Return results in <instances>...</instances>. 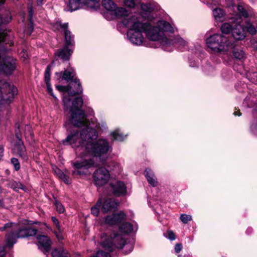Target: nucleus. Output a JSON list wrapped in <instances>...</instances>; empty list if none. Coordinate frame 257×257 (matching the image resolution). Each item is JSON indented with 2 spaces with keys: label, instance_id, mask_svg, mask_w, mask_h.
<instances>
[{
  "label": "nucleus",
  "instance_id": "1",
  "mask_svg": "<svg viewBox=\"0 0 257 257\" xmlns=\"http://www.w3.org/2000/svg\"><path fill=\"white\" fill-rule=\"evenodd\" d=\"M64 101L66 107L69 109L70 112L71 113L70 122L74 126H84V128L80 132L77 131H72L65 139L62 141V143L65 145H70L73 148H76V153L82 157L84 153L82 148L85 147L87 140L96 139L98 134L96 130L94 129V126L91 125L86 119L84 112L81 109L83 103L82 98L76 99L75 102L77 104V106L75 105L74 102L73 106H71L69 103H71V101L67 97H65ZM95 127L97 129L100 128L99 123L96 124Z\"/></svg>",
  "mask_w": 257,
  "mask_h": 257
},
{
  "label": "nucleus",
  "instance_id": "2",
  "mask_svg": "<svg viewBox=\"0 0 257 257\" xmlns=\"http://www.w3.org/2000/svg\"><path fill=\"white\" fill-rule=\"evenodd\" d=\"M122 24L130 28L127 33V36L130 42L134 45H141L144 38L142 32H145L148 38L153 41H160L162 45H169L171 42L165 36L164 32L173 33V28L166 21H160L157 26L152 27L147 23H142L138 17H130L123 19Z\"/></svg>",
  "mask_w": 257,
  "mask_h": 257
},
{
  "label": "nucleus",
  "instance_id": "3",
  "mask_svg": "<svg viewBox=\"0 0 257 257\" xmlns=\"http://www.w3.org/2000/svg\"><path fill=\"white\" fill-rule=\"evenodd\" d=\"M101 246L105 249L111 251L115 248H122L123 246L128 250H124L125 253L130 252L133 249V245L131 243H125V241L121 234L112 233L107 235L105 233H101L100 239L98 240Z\"/></svg>",
  "mask_w": 257,
  "mask_h": 257
},
{
  "label": "nucleus",
  "instance_id": "4",
  "mask_svg": "<svg viewBox=\"0 0 257 257\" xmlns=\"http://www.w3.org/2000/svg\"><path fill=\"white\" fill-rule=\"evenodd\" d=\"M7 228H12V231L6 235V244L9 247H12L16 242L17 239L35 235L37 230L35 229L18 226L15 223H7L0 230L4 231Z\"/></svg>",
  "mask_w": 257,
  "mask_h": 257
},
{
  "label": "nucleus",
  "instance_id": "5",
  "mask_svg": "<svg viewBox=\"0 0 257 257\" xmlns=\"http://www.w3.org/2000/svg\"><path fill=\"white\" fill-rule=\"evenodd\" d=\"M95 139L87 140L85 147L82 148L84 153L82 157L93 156L100 157L107 154L111 150L108 142L103 139H99L93 141Z\"/></svg>",
  "mask_w": 257,
  "mask_h": 257
},
{
  "label": "nucleus",
  "instance_id": "6",
  "mask_svg": "<svg viewBox=\"0 0 257 257\" xmlns=\"http://www.w3.org/2000/svg\"><path fill=\"white\" fill-rule=\"evenodd\" d=\"M206 42L207 47L215 52H227L234 46L231 41L221 34L211 35L206 39Z\"/></svg>",
  "mask_w": 257,
  "mask_h": 257
},
{
  "label": "nucleus",
  "instance_id": "7",
  "mask_svg": "<svg viewBox=\"0 0 257 257\" xmlns=\"http://www.w3.org/2000/svg\"><path fill=\"white\" fill-rule=\"evenodd\" d=\"M67 23L62 24L61 22H56L53 26L54 31L62 30L64 31L66 46L56 53L57 57L63 60H69L72 52L67 46L73 45L74 44L73 37L71 35L70 32L67 30Z\"/></svg>",
  "mask_w": 257,
  "mask_h": 257
},
{
  "label": "nucleus",
  "instance_id": "8",
  "mask_svg": "<svg viewBox=\"0 0 257 257\" xmlns=\"http://www.w3.org/2000/svg\"><path fill=\"white\" fill-rule=\"evenodd\" d=\"M72 85L75 88V90L72 91L71 90L72 86H71L70 85H68L66 86H62V85H57L56 86V88L60 91L63 92H68V95H64L63 100H64L65 97H67L71 101V103H69L71 106H73V102L74 103L75 105L77 106V104L75 102L76 99H77L78 98H82V97H76L73 100H72L70 98V96L82 93L83 92V89H82V87L81 86V83H80L79 79H75L73 81H72ZM63 102H64V101H63ZM64 104H65V103H64ZM64 106H65V109L70 111L69 109L67 108L66 107L65 105H64Z\"/></svg>",
  "mask_w": 257,
  "mask_h": 257
},
{
  "label": "nucleus",
  "instance_id": "9",
  "mask_svg": "<svg viewBox=\"0 0 257 257\" xmlns=\"http://www.w3.org/2000/svg\"><path fill=\"white\" fill-rule=\"evenodd\" d=\"M94 158L81 159L73 163L75 170L73 171L74 175H84L87 173V169L94 166Z\"/></svg>",
  "mask_w": 257,
  "mask_h": 257
},
{
  "label": "nucleus",
  "instance_id": "10",
  "mask_svg": "<svg viewBox=\"0 0 257 257\" xmlns=\"http://www.w3.org/2000/svg\"><path fill=\"white\" fill-rule=\"evenodd\" d=\"M94 182L97 186H103L110 178L109 171L104 167L98 168L93 174Z\"/></svg>",
  "mask_w": 257,
  "mask_h": 257
},
{
  "label": "nucleus",
  "instance_id": "11",
  "mask_svg": "<svg viewBox=\"0 0 257 257\" xmlns=\"http://www.w3.org/2000/svg\"><path fill=\"white\" fill-rule=\"evenodd\" d=\"M141 14H135L131 17H138L141 22L143 23V20H151L153 17L151 15V12L154 10V7L152 5L149 3H142L141 5Z\"/></svg>",
  "mask_w": 257,
  "mask_h": 257
},
{
  "label": "nucleus",
  "instance_id": "12",
  "mask_svg": "<svg viewBox=\"0 0 257 257\" xmlns=\"http://www.w3.org/2000/svg\"><path fill=\"white\" fill-rule=\"evenodd\" d=\"M98 201H101V210L104 213L115 211L119 205L113 198H101Z\"/></svg>",
  "mask_w": 257,
  "mask_h": 257
},
{
  "label": "nucleus",
  "instance_id": "13",
  "mask_svg": "<svg viewBox=\"0 0 257 257\" xmlns=\"http://www.w3.org/2000/svg\"><path fill=\"white\" fill-rule=\"evenodd\" d=\"M16 59L8 57L3 60V64H0V69L7 75L11 74L16 69Z\"/></svg>",
  "mask_w": 257,
  "mask_h": 257
},
{
  "label": "nucleus",
  "instance_id": "14",
  "mask_svg": "<svg viewBox=\"0 0 257 257\" xmlns=\"http://www.w3.org/2000/svg\"><path fill=\"white\" fill-rule=\"evenodd\" d=\"M240 19H236L235 26L232 29V36L236 40H242L245 37L244 28L240 24Z\"/></svg>",
  "mask_w": 257,
  "mask_h": 257
},
{
  "label": "nucleus",
  "instance_id": "15",
  "mask_svg": "<svg viewBox=\"0 0 257 257\" xmlns=\"http://www.w3.org/2000/svg\"><path fill=\"white\" fill-rule=\"evenodd\" d=\"M110 186L113 194L116 196L124 195L126 193V187L121 181H115L111 183Z\"/></svg>",
  "mask_w": 257,
  "mask_h": 257
},
{
  "label": "nucleus",
  "instance_id": "16",
  "mask_svg": "<svg viewBox=\"0 0 257 257\" xmlns=\"http://www.w3.org/2000/svg\"><path fill=\"white\" fill-rule=\"evenodd\" d=\"M125 218V214L122 212H120L117 214H113L106 216L104 218V221L105 224L114 225L120 223Z\"/></svg>",
  "mask_w": 257,
  "mask_h": 257
},
{
  "label": "nucleus",
  "instance_id": "17",
  "mask_svg": "<svg viewBox=\"0 0 257 257\" xmlns=\"http://www.w3.org/2000/svg\"><path fill=\"white\" fill-rule=\"evenodd\" d=\"M13 152L16 155L19 156L24 160H27L28 159L27 153L25 147L21 140H19L14 145Z\"/></svg>",
  "mask_w": 257,
  "mask_h": 257
},
{
  "label": "nucleus",
  "instance_id": "18",
  "mask_svg": "<svg viewBox=\"0 0 257 257\" xmlns=\"http://www.w3.org/2000/svg\"><path fill=\"white\" fill-rule=\"evenodd\" d=\"M75 73L73 68L69 67L66 69L63 72H57L55 76L58 80L60 78L69 81L72 80L75 77Z\"/></svg>",
  "mask_w": 257,
  "mask_h": 257
},
{
  "label": "nucleus",
  "instance_id": "19",
  "mask_svg": "<svg viewBox=\"0 0 257 257\" xmlns=\"http://www.w3.org/2000/svg\"><path fill=\"white\" fill-rule=\"evenodd\" d=\"M37 239L39 247L46 252L50 250L51 246V241L47 236L44 235H38Z\"/></svg>",
  "mask_w": 257,
  "mask_h": 257
},
{
  "label": "nucleus",
  "instance_id": "20",
  "mask_svg": "<svg viewBox=\"0 0 257 257\" xmlns=\"http://www.w3.org/2000/svg\"><path fill=\"white\" fill-rule=\"evenodd\" d=\"M148 182L153 187H156L158 182L153 171L150 168H147L144 173Z\"/></svg>",
  "mask_w": 257,
  "mask_h": 257
},
{
  "label": "nucleus",
  "instance_id": "21",
  "mask_svg": "<svg viewBox=\"0 0 257 257\" xmlns=\"http://www.w3.org/2000/svg\"><path fill=\"white\" fill-rule=\"evenodd\" d=\"M54 62L51 65L47 66L45 74V80L47 86V90L48 92L52 95H53V90L50 83V70Z\"/></svg>",
  "mask_w": 257,
  "mask_h": 257
},
{
  "label": "nucleus",
  "instance_id": "22",
  "mask_svg": "<svg viewBox=\"0 0 257 257\" xmlns=\"http://www.w3.org/2000/svg\"><path fill=\"white\" fill-rule=\"evenodd\" d=\"M85 5L84 0H69L68 6V10L72 12L78 10L81 5Z\"/></svg>",
  "mask_w": 257,
  "mask_h": 257
},
{
  "label": "nucleus",
  "instance_id": "23",
  "mask_svg": "<svg viewBox=\"0 0 257 257\" xmlns=\"http://www.w3.org/2000/svg\"><path fill=\"white\" fill-rule=\"evenodd\" d=\"M213 15L216 22H222L225 20V13L220 8H215L212 11Z\"/></svg>",
  "mask_w": 257,
  "mask_h": 257
},
{
  "label": "nucleus",
  "instance_id": "24",
  "mask_svg": "<svg viewBox=\"0 0 257 257\" xmlns=\"http://www.w3.org/2000/svg\"><path fill=\"white\" fill-rule=\"evenodd\" d=\"M52 255L53 257H70L69 252L62 247L54 249Z\"/></svg>",
  "mask_w": 257,
  "mask_h": 257
},
{
  "label": "nucleus",
  "instance_id": "25",
  "mask_svg": "<svg viewBox=\"0 0 257 257\" xmlns=\"http://www.w3.org/2000/svg\"><path fill=\"white\" fill-rule=\"evenodd\" d=\"M232 24L229 23H225L223 24L221 27V30L222 33L228 34L231 31H232L233 28L235 26L236 21L232 20Z\"/></svg>",
  "mask_w": 257,
  "mask_h": 257
},
{
  "label": "nucleus",
  "instance_id": "26",
  "mask_svg": "<svg viewBox=\"0 0 257 257\" xmlns=\"http://www.w3.org/2000/svg\"><path fill=\"white\" fill-rule=\"evenodd\" d=\"M112 13L117 18H122L128 16V12L123 8H117L114 11H112Z\"/></svg>",
  "mask_w": 257,
  "mask_h": 257
},
{
  "label": "nucleus",
  "instance_id": "27",
  "mask_svg": "<svg viewBox=\"0 0 257 257\" xmlns=\"http://www.w3.org/2000/svg\"><path fill=\"white\" fill-rule=\"evenodd\" d=\"M102 6L108 11L112 12L116 8V4L112 0H102Z\"/></svg>",
  "mask_w": 257,
  "mask_h": 257
},
{
  "label": "nucleus",
  "instance_id": "28",
  "mask_svg": "<svg viewBox=\"0 0 257 257\" xmlns=\"http://www.w3.org/2000/svg\"><path fill=\"white\" fill-rule=\"evenodd\" d=\"M119 230L124 233H128L134 230V227L130 223L126 222L119 226Z\"/></svg>",
  "mask_w": 257,
  "mask_h": 257
},
{
  "label": "nucleus",
  "instance_id": "29",
  "mask_svg": "<svg viewBox=\"0 0 257 257\" xmlns=\"http://www.w3.org/2000/svg\"><path fill=\"white\" fill-rule=\"evenodd\" d=\"M233 55L234 58L238 60H242L245 58L244 52L241 48H234Z\"/></svg>",
  "mask_w": 257,
  "mask_h": 257
},
{
  "label": "nucleus",
  "instance_id": "30",
  "mask_svg": "<svg viewBox=\"0 0 257 257\" xmlns=\"http://www.w3.org/2000/svg\"><path fill=\"white\" fill-rule=\"evenodd\" d=\"M9 186L14 189V190L17 191L19 189H21L23 190H26V188L23 186L21 183L16 181H11L9 183Z\"/></svg>",
  "mask_w": 257,
  "mask_h": 257
},
{
  "label": "nucleus",
  "instance_id": "31",
  "mask_svg": "<svg viewBox=\"0 0 257 257\" xmlns=\"http://www.w3.org/2000/svg\"><path fill=\"white\" fill-rule=\"evenodd\" d=\"M99 0H84L85 5L92 9H97L99 7Z\"/></svg>",
  "mask_w": 257,
  "mask_h": 257
},
{
  "label": "nucleus",
  "instance_id": "32",
  "mask_svg": "<svg viewBox=\"0 0 257 257\" xmlns=\"http://www.w3.org/2000/svg\"><path fill=\"white\" fill-rule=\"evenodd\" d=\"M111 135L112 136L114 140H116L118 141H123L126 136V135L124 136L122 135L121 134H120L119 130H115L114 131L111 133Z\"/></svg>",
  "mask_w": 257,
  "mask_h": 257
},
{
  "label": "nucleus",
  "instance_id": "33",
  "mask_svg": "<svg viewBox=\"0 0 257 257\" xmlns=\"http://www.w3.org/2000/svg\"><path fill=\"white\" fill-rule=\"evenodd\" d=\"M180 47H185L187 45V42L179 36L176 37L173 42Z\"/></svg>",
  "mask_w": 257,
  "mask_h": 257
},
{
  "label": "nucleus",
  "instance_id": "34",
  "mask_svg": "<svg viewBox=\"0 0 257 257\" xmlns=\"http://www.w3.org/2000/svg\"><path fill=\"white\" fill-rule=\"evenodd\" d=\"M5 0H0V6L3 4ZM7 17L3 18L0 16V24H6L9 23L11 20V17L10 16L9 13H7Z\"/></svg>",
  "mask_w": 257,
  "mask_h": 257
},
{
  "label": "nucleus",
  "instance_id": "35",
  "mask_svg": "<svg viewBox=\"0 0 257 257\" xmlns=\"http://www.w3.org/2000/svg\"><path fill=\"white\" fill-rule=\"evenodd\" d=\"M56 176L61 180H63L66 184H69L71 180L69 176L64 174L61 170L60 173H58Z\"/></svg>",
  "mask_w": 257,
  "mask_h": 257
},
{
  "label": "nucleus",
  "instance_id": "36",
  "mask_svg": "<svg viewBox=\"0 0 257 257\" xmlns=\"http://www.w3.org/2000/svg\"><path fill=\"white\" fill-rule=\"evenodd\" d=\"M101 208V201H97L96 204L91 208V213L94 216H98Z\"/></svg>",
  "mask_w": 257,
  "mask_h": 257
},
{
  "label": "nucleus",
  "instance_id": "37",
  "mask_svg": "<svg viewBox=\"0 0 257 257\" xmlns=\"http://www.w3.org/2000/svg\"><path fill=\"white\" fill-rule=\"evenodd\" d=\"M245 29L246 31L251 35L254 34L256 32L255 27L249 22H246Z\"/></svg>",
  "mask_w": 257,
  "mask_h": 257
},
{
  "label": "nucleus",
  "instance_id": "38",
  "mask_svg": "<svg viewBox=\"0 0 257 257\" xmlns=\"http://www.w3.org/2000/svg\"><path fill=\"white\" fill-rule=\"evenodd\" d=\"M237 11L241 17H243L245 18L248 17L247 12L242 6H238L237 7Z\"/></svg>",
  "mask_w": 257,
  "mask_h": 257
},
{
  "label": "nucleus",
  "instance_id": "39",
  "mask_svg": "<svg viewBox=\"0 0 257 257\" xmlns=\"http://www.w3.org/2000/svg\"><path fill=\"white\" fill-rule=\"evenodd\" d=\"M180 218L182 222L187 223L189 221L192 220V216L189 215L182 214L181 215Z\"/></svg>",
  "mask_w": 257,
  "mask_h": 257
},
{
  "label": "nucleus",
  "instance_id": "40",
  "mask_svg": "<svg viewBox=\"0 0 257 257\" xmlns=\"http://www.w3.org/2000/svg\"><path fill=\"white\" fill-rule=\"evenodd\" d=\"M55 205L56 207L57 211L59 213H61L64 211V207L62 205V204L58 202V201H55Z\"/></svg>",
  "mask_w": 257,
  "mask_h": 257
},
{
  "label": "nucleus",
  "instance_id": "41",
  "mask_svg": "<svg viewBox=\"0 0 257 257\" xmlns=\"http://www.w3.org/2000/svg\"><path fill=\"white\" fill-rule=\"evenodd\" d=\"M11 162L15 167L16 170H19L20 168V165L18 159L15 158L11 159Z\"/></svg>",
  "mask_w": 257,
  "mask_h": 257
},
{
  "label": "nucleus",
  "instance_id": "42",
  "mask_svg": "<svg viewBox=\"0 0 257 257\" xmlns=\"http://www.w3.org/2000/svg\"><path fill=\"white\" fill-rule=\"evenodd\" d=\"M124 5L130 8H134L135 7L134 0H124Z\"/></svg>",
  "mask_w": 257,
  "mask_h": 257
},
{
  "label": "nucleus",
  "instance_id": "43",
  "mask_svg": "<svg viewBox=\"0 0 257 257\" xmlns=\"http://www.w3.org/2000/svg\"><path fill=\"white\" fill-rule=\"evenodd\" d=\"M168 238L171 240H174L176 239V235L172 230L168 231Z\"/></svg>",
  "mask_w": 257,
  "mask_h": 257
},
{
  "label": "nucleus",
  "instance_id": "44",
  "mask_svg": "<svg viewBox=\"0 0 257 257\" xmlns=\"http://www.w3.org/2000/svg\"><path fill=\"white\" fill-rule=\"evenodd\" d=\"M28 10H29V15L30 17V21L31 22L32 19V16H33V10H32V5H30V4L28 5Z\"/></svg>",
  "mask_w": 257,
  "mask_h": 257
},
{
  "label": "nucleus",
  "instance_id": "45",
  "mask_svg": "<svg viewBox=\"0 0 257 257\" xmlns=\"http://www.w3.org/2000/svg\"><path fill=\"white\" fill-rule=\"evenodd\" d=\"M182 248V245L181 243H177L175 246V250L176 252H179Z\"/></svg>",
  "mask_w": 257,
  "mask_h": 257
},
{
  "label": "nucleus",
  "instance_id": "46",
  "mask_svg": "<svg viewBox=\"0 0 257 257\" xmlns=\"http://www.w3.org/2000/svg\"><path fill=\"white\" fill-rule=\"evenodd\" d=\"M52 220L56 225L57 229L59 230L60 227L58 219L55 217L53 216L52 217Z\"/></svg>",
  "mask_w": 257,
  "mask_h": 257
},
{
  "label": "nucleus",
  "instance_id": "47",
  "mask_svg": "<svg viewBox=\"0 0 257 257\" xmlns=\"http://www.w3.org/2000/svg\"><path fill=\"white\" fill-rule=\"evenodd\" d=\"M6 36V33H5L4 31L2 32L0 30V42L4 41L5 38Z\"/></svg>",
  "mask_w": 257,
  "mask_h": 257
},
{
  "label": "nucleus",
  "instance_id": "48",
  "mask_svg": "<svg viewBox=\"0 0 257 257\" xmlns=\"http://www.w3.org/2000/svg\"><path fill=\"white\" fill-rule=\"evenodd\" d=\"M20 56L21 57H23L24 59H27L28 57V55L26 51L23 50L20 53Z\"/></svg>",
  "mask_w": 257,
  "mask_h": 257
},
{
  "label": "nucleus",
  "instance_id": "49",
  "mask_svg": "<svg viewBox=\"0 0 257 257\" xmlns=\"http://www.w3.org/2000/svg\"><path fill=\"white\" fill-rule=\"evenodd\" d=\"M59 232H55V234H56V236H57L58 239L59 240V241H61L64 238V237L62 235V234L61 233L60 231V230H59Z\"/></svg>",
  "mask_w": 257,
  "mask_h": 257
},
{
  "label": "nucleus",
  "instance_id": "50",
  "mask_svg": "<svg viewBox=\"0 0 257 257\" xmlns=\"http://www.w3.org/2000/svg\"><path fill=\"white\" fill-rule=\"evenodd\" d=\"M251 129L252 132L257 135V125H252L251 126Z\"/></svg>",
  "mask_w": 257,
  "mask_h": 257
},
{
  "label": "nucleus",
  "instance_id": "51",
  "mask_svg": "<svg viewBox=\"0 0 257 257\" xmlns=\"http://www.w3.org/2000/svg\"><path fill=\"white\" fill-rule=\"evenodd\" d=\"M53 170L56 175H57L58 173H60V171H61V170H60L59 168H58L56 166L53 167Z\"/></svg>",
  "mask_w": 257,
  "mask_h": 257
},
{
  "label": "nucleus",
  "instance_id": "52",
  "mask_svg": "<svg viewBox=\"0 0 257 257\" xmlns=\"http://www.w3.org/2000/svg\"><path fill=\"white\" fill-rule=\"evenodd\" d=\"M4 147L3 146L0 145V160L2 159L4 155Z\"/></svg>",
  "mask_w": 257,
  "mask_h": 257
},
{
  "label": "nucleus",
  "instance_id": "53",
  "mask_svg": "<svg viewBox=\"0 0 257 257\" xmlns=\"http://www.w3.org/2000/svg\"><path fill=\"white\" fill-rule=\"evenodd\" d=\"M5 254V250L4 247H0V257H3Z\"/></svg>",
  "mask_w": 257,
  "mask_h": 257
},
{
  "label": "nucleus",
  "instance_id": "54",
  "mask_svg": "<svg viewBox=\"0 0 257 257\" xmlns=\"http://www.w3.org/2000/svg\"><path fill=\"white\" fill-rule=\"evenodd\" d=\"M45 2H46V0H37V5L38 6L42 5Z\"/></svg>",
  "mask_w": 257,
  "mask_h": 257
},
{
  "label": "nucleus",
  "instance_id": "55",
  "mask_svg": "<svg viewBox=\"0 0 257 257\" xmlns=\"http://www.w3.org/2000/svg\"><path fill=\"white\" fill-rule=\"evenodd\" d=\"M114 169H112L113 170H117V171H119V166L118 164H115L114 165Z\"/></svg>",
  "mask_w": 257,
  "mask_h": 257
},
{
  "label": "nucleus",
  "instance_id": "56",
  "mask_svg": "<svg viewBox=\"0 0 257 257\" xmlns=\"http://www.w3.org/2000/svg\"><path fill=\"white\" fill-rule=\"evenodd\" d=\"M233 114L234 115H238V116L241 115V113L238 111H234L233 113Z\"/></svg>",
  "mask_w": 257,
  "mask_h": 257
},
{
  "label": "nucleus",
  "instance_id": "57",
  "mask_svg": "<svg viewBox=\"0 0 257 257\" xmlns=\"http://www.w3.org/2000/svg\"><path fill=\"white\" fill-rule=\"evenodd\" d=\"M16 136L17 138L18 139V141L17 142H18L19 140H21L20 137H19V135L18 133H17V132L16 133Z\"/></svg>",
  "mask_w": 257,
  "mask_h": 257
},
{
  "label": "nucleus",
  "instance_id": "58",
  "mask_svg": "<svg viewBox=\"0 0 257 257\" xmlns=\"http://www.w3.org/2000/svg\"><path fill=\"white\" fill-rule=\"evenodd\" d=\"M102 126L105 127L106 126V124L104 122H102Z\"/></svg>",
  "mask_w": 257,
  "mask_h": 257
},
{
  "label": "nucleus",
  "instance_id": "59",
  "mask_svg": "<svg viewBox=\"0 0 257 257\" xmlns=\"http://www.w3.org/2000/svg\"><path fill=\"white\" fill-rule=\"evenodd\" d=\"M30 136H31V137L32 139H33V135L32 134V133H30Z\"/></svg>",
  "mask_w": 257,
  "mask_h": 257
},
{
  "label": "nucleus",
  "instance_id": "60",
  "mask_svg": "<svg viewBox=\"0 0 257 257\" xmlns=\"http://www.w3.org/2000/svg\"><path fill=\"white\" fill-rule=\"evenodd\" d=\"M31 28V33H32V31H33V27H32V26H31V28Z\"/></svg>",
  "mask_w": 257,
  "mask_h": 257
},
{
  "label": "nucleus",
  "instance_id": "61",
  "mask_svg": "<svg viewBox=\"0 0 257 257\" xmlns=\"http://www.w3.org/2000/svg\"><path fill=\"white\" fill-rule=\"evenodd\" d=\"M178 257H181V256L180 255H178Z\"/></svg>",
  "mask_w": 257,
  "mask_h": 257
}]
</instances>
